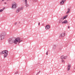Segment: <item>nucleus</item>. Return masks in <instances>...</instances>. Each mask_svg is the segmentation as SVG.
<instances>
[{"label": "nucleus", "instance_id": "10", "mask_svg": "<svg viewBox=\"0 0 75 75\" xmlns=\"http://www.w3.org/2000/svg\"><path fill=\"white\" fill-rule=\"evenodd\" d=\"M71 68V65H68L67 66V71H69L70 70Z\"/></svg>", "mask_w": 75, "mask_h": 75}, {"label": "nucleus", "instance_id": "18", "mask_svg": "<svg viewBox=\"0 0 75 75\" xmlns=\"http://www.w3.org/2000/svg\"><path fill=\"white\" fill-rule=\"evenodd\" d=\"M25 4L27 3V0H25Z\"/></svg>", "mask_w": 75, "mask_h": 75}, {"label": "nucleus", "instance_id": "14", "mask_svg": "<svg viewBox=\"0 0 75 75\" xmlns=\"http://www.w3.org/2000/svg\"><path fill=\"white\" fill-rule=\"evenodd\" d=\"M20 11H19V10L18 9H17L16 11V13H19V12Z\"/></svg>", "mask_w": 75, "mask_h": 75}, {"label": "nucleus", "instance_id": "23", "mask_svg": "<svg viewBox=\"0 0 75 75\" xmlns=\"http://www.w3.org/2000/svg\"><path fill=\"white\" fill-rule=\"evenodd\" d=\"M5 8H4L3 9V10H4Z\"/></svg>", "mask_w": 75, "mask_h": 75}, {"label": "nucleus", "instance_id": "24", "mask_svg": "<svg viewBox=\"0 0 75 75\" xmlns=\"http://www.w3.org/2000/svg\"><path fill=\"white\" fill-rule=\"evenodd\" d=\"M40 71H39V72H38V74H39V73H40Z\"/></svg>", "mask_w": 75, "mask_h": 75}, {"label": "nucleus", "instance_id": "26", "mask_svg": "<svg viewBox=\"0 0 75 75\" xmlns=\"http://www.w3.org/2000/svg\"><path fill=\"white\" fill-rule=\"evenodd\" d=\"M38 73H37V74H36V75H38Z\"/></svg>", "mask_w": 75, "mask_h": 75}, {"label": "nucleus", "instance_id": "27", "mask_svg": "<svg viewBox=\"0 0 75 75\" xmlns=\"http://www.w3.org/2000/svg\"><path fill=\"white\" fill-rule=\"evenodd\" d=\"M5 4H6V3H5Z\"/></svg>", "mask_w": 75, "mask_h": 75}, {"label": "nucleus", "instance_id": "12", "mask_svg": "<svg viewBox=\"0 0 75 75\" xmlns=\"http://www.w3.org/2000/svg\"><path fill=\"white\" fill-rule=\"evenodd\" d=\"M67 10V11L66 13V14H68V13H70V9L69 8H68Z\"/></svg>", "mask_w": 75, "mask_h": 75}, {"label": "nucleus", "instance_id": "1", "mask_svg": "<svg viewBox=\"0 0 75 75\" xmlns=\"http://www.w3.org/2000/svg\"><path fill=\"white\" fill-rule=\"evenodd\" d=\"M22 40H21L20 38H16L14 41L12 39H10L8 40V42L10 44H11L13 43H14L15 44H19L20 42H21Z\"/></svg>", "mask_w": 75, "mask_h": 75}, {"label": "nucleus", "instance_id": "4", "mask_svg": "<svg viewBox=\"0 0 75 75\" xmlns=\"http://www.w3.org/2000/svg\"><path fill=\"white\" fill-rule=\"evenodd\" d=\"M67 17H68V15H67L65 16H64L63 17H62L59 21V23L60 24V23H62V21H63V20L65 19V18H66Z\"/></svg>", "mask_w": 75, "mask_h": 75}, {"label": "nucleus", "instance_id": "20", "mask_svg": "<svg viewBox=\"0 0 75 75\" xmlns=\"http://www.w3.org/2000/svg\"><path fill=\"white\" fill-rule=\"evenodd\" d=\"M17 22H16L14 24L15 25H16L17 24Z\"/></svg>", "mask_w": 75, "mask_h": 75}, {"label": "nucleus", "instance_id": "9", "mask_svg": "<svg viewBox=\"0 0 75 75\" xmlns=\"http://www.w3.org/2000/svg\"><path fill=\"white\" fill-rule=\"evenodd\" d=\"M45 27L46 30H49L50 28V26L49 25H46Z\"/></svg>", "mask_w": 75, "mask_h": 75}, {"label": "nucleus", "instance_id": "25", "mask_svg": "<svg viewBox=\"0 0 75 75\" xmlns=\"http://www.w3.org/2000/svg\"><path fill=\"white\" fill-rule=\"evenodd\" d=\"M40 23H38V25H40Z\"/></svg>", "mask_w": 75, "mask_h": 75}, {"label": "nucleus", "instance_id": "8", "mask_svg": "<svg viewBox=\"0 0 75 75\" xmlns=\"http://www.w3.org/2000/svg\"><path fill=\"white\" fill-rule=\"evenodd\" d=\"M66 1V0H62L60 3V5H62L64 4V3Z\"/></svg>", "mask_w": 75, "mask_h": 75}, {"label": "nucleus", "instance_id": "11", "mask_svg": "<svg viewBox=\"0 0 75 75\" xmlns=\"http://www.w3.org/2000/svg\"><path fill=\"white\" fill-rule=\"evenodd\" d=\"M68 23V21H67V20H66L62 22V24H67Z\"/></svg>", "mask_w": 75, "mask_h": 75}, {"label": "nucleus", "instance_id": "3", "mask_svg": "<svg viewBox=\"0 0 75 75\" xmlns=\"http://www.w3.org/2000/svg\"><path fill=\"white\" fill-rule=\"evenodd\" d=\"M6 35V33H3L2 34L0 35V40H3L5 38V36Z\"/></svg>", "mask_w": 75, "mask_h": 75}, {"label": "nucleus", "instance_id": "13", "mask_svg": "<svg viewBox=\"0 0 75 75\" xmlns=\"http://www.w3.org/2000/svg\"><path fill=\"white\" fill-rule=\"evenodd\" d=\"M18 9L19 11H21V10H23V7H20Z\"/></svg>", "mask_w": 75, "mask_h": 75}, {"label": "nucleus", "instance_id": "22", "mask_svg": "<svg viewBox=\"0 0 75 75\" xmlns=\"http://www.w3.org/2000/svg\"><path fill=\"white\" fill-rule=\"evenodd\" d=\"M70 27H69V26H68V28H69Z\"/></svg>", "mask_w": 75, "mask_h": 75}, {"label": "nucleus", "instance_id": "5", "mask_svg": "<svg viewBox=\"0 0 75 75\" xmlns=\"http://www.w3.org/2000/svg\"><path fill=\"white\" fill-rule=\"evenodd\" d=\"M17 7V4L15 2L13 3L12 4V8L13 9H15Z\"/></svg>", "mask_w": 75, "mask_h": 75}, {"label": "nucleus", "instance_id": "6", "mask_svg": "<svg viewBox=\"0 0 75 75\" xmlns=\"http://www.w3.org/2000/svg\"><path fill=\"white\" fill-rule=\"evenodd\" d=\"M68 57L67 56H64V55H62L61 56L60 58L61 59H67Z\"/></svg>", "mask_w": 75, "mask_h": 75}, {"label": "nucleus", "instance_id": "2", "mask_svg": "<svg viewBox=\"0 0 75 75\" xmlns=\"http://www.w3.org/2000/svg\"><path fill=\"white\" fill-rule=\"evenodd\" d=\"M0 54H4V58H6V57H7L8 55V51H7V50H4L1 52Z\"/></svg>", "mask_w": 75, "mask_h": 75}, {"label": "nucleus", "instance_id": "15", "mask_svg": "<svg viewBox=\"0 0 75 75\" xmlns=\"http://www.w3.org/2000/svg\"><path fill=\"white\" fill-rule=\"evenodd\" d=\"M25 4V6L26 7H28V6H29V5H28V4H27V3H26Z\"/></svg>", "mask_w": 75, "mask_h": 75}, {"label": "nucleus", "instance_id": "21", "mask_svg": "<svg viewBox=\"0 0 75 75\" xmlns=\"http://www.w3.org/2000/svg\"><path fill=\"white\" fill-rule=\"evenodd\" d=\"M48 52H46V55H48Z\"/></svg>", "mask_w": 75, "mask_h": 75}, {"label": "nucleus", "instance_id": "16", "mask_svg": "<svg viewBox=\"0 0 75 75\" xmlns=\"http://www.w3.org/2000/svg\"><path fill=\"white\" fill-rule=\"evenodd\" d=\"M18 74V71H16L15 73V74L16 75V74Z\"/></svg>", "mask_w": 75, "mask_h": 75}, {"label": "nucleus", "instance_id": "19", "mask_svg": "<svg viewBox=\"0 0 75 75\" xmlns=\"http://www.w3.org/2000/svg\"><path fill=\"white\" fill-rule=\"evenodd\" d=\"M3 11V10L1 9V10H0V12H2V11Z\"/></svg>", "mask_w": 75, "mask_h": 75}, {"label": "nucleus", "instance_id": "17", "mask_svg": "<svg viewBox=\"0 0 75 75\" xmlns=\"http://www.w3.org/2000/svg\"><path fill=\"white\" fill-rule=\"evenodd\" d=\"M62 62L63 63H64H64H65V61H64V60H62Z\"/></svg>", "mask_w": 75, "mask_h": 75}, {"label": "nucleus", "instance_id": "28", "mask_svg": "<svg viewBox=\"0 0 75 75\" xmlns=\"http://www.w3.org/2000/svg\"><path fill=\"white\" fill-rule=\"evenodd\" d=\"M42 25H44V24H42Z\"/></svg>", "mask_w": 75, "mask_h": 75}, {"label": "nucleus", "instance_id": "7", "mask_svg": "<svg viewBox=\"0 0 75 75\" xmlns=\"http://www.w3.org/2000/svg\"><path fill=\"white\" fill-rule=\"evenodd\" d=\"M64 36H65V33H62L61 34L60 36H59V38H61V37H64Z\"/></svg>", "mask_w": 75, "mask_h": 75}]
</instances>
